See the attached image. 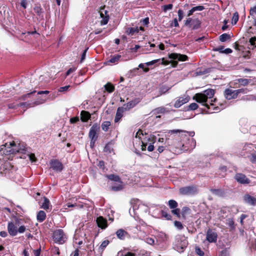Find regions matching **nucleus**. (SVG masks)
Masks as SVG:
<instances>
[{
  "mask_svg": "<svg viewBox=\"0 0 256 256\" xmlns=\"http://www.w3.org/2000/svg\"><path fill=\"white\" fill-rule=\"evenodd\" d=\"M168 112L166 108L164 106L158 107L152 110V112L154 114H164L166 112Z\"/></svg>",
  "mask_w": 256,
  "mask_h": 256,
  "instance_id": "7c9ffc66",
  "label": "nucleus"
},
{
  "mask_svg": "<svg viewBox=\"0 0 256 256\" xmlns=\"http://www.w3.org/2000/svg\"><path fill=\"white\" fill-rule=\"evenodd\" d=\"M138 102L135 100H134L130 101L128 103L124 104L122 106L126 111L134 107Z\"/></svg>",
  "mask_w": 256,
  "mask_h": 256,
  "instance_id": "412c9836",
  "label": "nucleus"
},
{
  "mask_svg": "<svg viewBox=\"0 0 256 256\" xmlns=\"http://www.w3.org/2000/svg\"><path fill=\"white\" fill-rule=\"evenodd\" d=\"M250 160L252 162H256V153H252L250 158Z\"/></svg>",
  "mask_w": 256,
  "mask_h": 256,
  "instance_id": "774afa93",
  "label": "nucleus"
},
{
  "mask_svg": "<svg viewBox=\"0 0 256 256\" xmlns=\"http://www.w3.org/2000/svg\"><path fill=\"white\" fill-rule=\"evenodd\" d=\"M224 94L225 98L228 100L234 99L238 97L237 94L236 93V90H233L230 88L225 90Z\"/></svg>",
  "mask_w": 256,
  "mask_h": 256,
  "instance_id": "ddd939ff",
  "label": "nucleus"
},
{
  "mask_svg": "<svg viewBox=\"0 0 256 256\" xmlns=\"http://www.w3.org/2000/svg\"><path fill=\"white\" fill-rule=\"evenodd\" d=\"M81 120L82 122H86L90 118V114L88 112L82 110L80 113Z\"/></svg>",
  "mask_w": 256,
  "mask_h": 256,
  "instance_id": "2f4dec72",
  "label": "nucleus"
},
{
  "mask_svg": "<svg viewBox=\"0 0 256 256\" xmlns=\"http://www.w3.org/2000/svg\"><path fill=\"white\" fill-rule=\"evenodd\" d=\"M125 110L122 107H119L117 109L116 115L114 118V122H118L123 116V113Z\"/></svg>",
  "mask_w": 256,
  "mask_h": 256,
  "instance_id": "4be33fe9",
  "label": "nucleus"
},
{
  "mask_svg": "<svg viewBox=\"0 0 256 256\" xmlns=\"http://www.w3.org/2000/svg\"><path fill=\"white\" fill-rule=\"evenodd\" d=\"M174 224V226L178 230H181L184 228L182 223L179 221H175Z\"/></svg>",
  "mask_w": 256,
  "mask_h": 256,
  "instance_id": "8fccbe9b",
  "label": "nucleus"
},
{
  "mask_svg": "<svg viewBox=\"0 0 256 256\" xmlns=\"http://www.w3.org/2000/svg\"><path fill=\"white\" fill-rule=\"evenodd\" d=\"M110 126V122L108 121H106L102 123V128L104 132H107L109 128V126Z\"/></svg>",
  "mask_w": 256,
  "mask_h": 256,
  "instance_id": "ea45409f",
  "label": "nucleus"
},
{
  "mask_svg": "<svg viewBox=\"0 0 256 256\" xmlns=\"http://www.w3.org/2000/svg\"><path fill=\"white\" fill-rule=\"evenodd\" d=\"M173 5L172 4H168L164 5L162 6V10L164 12H166L168 10H172Z\"/></svg>",
  "mask_w": 256,
  "mask_h": 256,
  "instance_id": "3c124183",
  "label": "nucleus"
},
{
  "mask_svg": "<svg viewBox=\"0 0 256 256\" xmlns=\"http://www.w3.org/2000/svg\"><path fill=\"white\" fill-rule=\"evenodd\" d=\"M229 255L230 254L228 250L225 248L221 251L220 256H229Z\"/></svg>",
  "mask_w": 256,
  "mask_h": 256,
  "instance_id": "4d7b16f0",
  "label": "nucleus"
},
{
  "mask_svg": "<svg viewBox=\"0 0 256 256\" xmlns=\"http://www.w3.org/2000/svg\"><path fill=\"white\" fill-rule=\"evenodd\" d=\"M140 29L138 26L129 28L126 30V33L128 35L132 36L135 34H137L139 32Z\"/></svg>",
  "mask_w": 256,
  "mask_h": 256,
  "instance_id": "c85d7f7f",
  "label": "nucleus"
},
{
  "mask_svg": "<svg viewBox=\"0 0 256 256\" xmlns=\"http://www.w3.org/2000/svg\"><path fill=\"white\" fill-rule=\"evenodd\" d=\"M234 178L241 184H248L250 182V180L244 174L241 173L236 174L234 176Z\"/></svg>",
  "mask_w": 256,
  "mask_h": 256,
  "instance_id": "9d476101",
  "label": "nucleus"
},
{
  "mask_svg": "<svg viewBox=\"0 0 256 256\" xmlns=\"http://www.w3.org/2000/svg\"><path fill=\"white\" fill-rule=\"evenodd\" d=\"M189 97L186 96L179 97L178 98L174 104V106L176 108H178L182 104L188 102L189 100Z\"/></svg>",
  "mask_w": 256,
  "mask_h": 256,
  "instance_id": "dca6fc26",
  "label": "nucleus"
},
{
  "mask_svg": "<svg viewBox=\"0 0 256 256\" xmlns=\"http://www.w3.org/2000/svg\"><path fill=\"white\" fill-rule=\"evenodd\" d=\"M156 242H162L167 240V236L162 232H158L156 236Z\"/></svg>",
  "mask_w": 256,
  "mask_h": 256,
  "instance_id": "5701e85b",
  "label": "nucleus"
},
{
  "mask_svg": "<svg viewBox=\"0 0 256 256\" xmlns=\"http://www.w3.org/2000/svg\"><path fill=\"white\" fill-rule=\"evenodd\" d=\"M104 152H107L108 154L111 153L113 151V148H112V144H107L104 149Z\"/></svg>",
  "mask_w": 256,
  "mask_h": 256,
  "instance_id": "a19ab883",
  "label": "nucleus"
},
{
  "mask_svg": "<svg viewBox=\"0 0 256 256\" xmlns=\"http://www.w3.org/2000/svg\"><path fill=\"white\" fill-rule=\"evenodd\" d=\"M144 242L150 245H152L154 244L155 240L153 238L148 237L144 239Z\"/></svg>",
  "mask_w": 256,
  "mask_h": 256,
  "instance_id": "49530a36",
  "label": "nucleus"
},
{
  "mask_svg": "<svg viewBox=\"0 0 256 256\" xmlns=\"http://www.w3.org/2000/svg\"><path fill=\"white\" fill-rule=\"evenodd\" d=\"M168 206L170 208H176V207L178 206V202L173 200H170L168 201Z\"/></svg>",
  "mask_w": 256,
  "mask_h": 256,
  "instance_id": "c03bdc74",
  "label": "nucleus"
},
{
  "mask_svg": "<svg viewBox=\"0 0 256 256\" xmlns=\"http://www.w3.org/2000/svg\"><path fill=\"white\" fill-rule=\"evenodd\" d=\"M104 87L105 90L109 93L113 92L115 88L114 86L110 82H108L106 84L104 85Z\"/></svg>",
  "mask_w": 256,
  "mask_h": 256,
  "instance_id": "72a5a7b5",
  "label": "nucleus"
},
{
  "mask_svg": "<svg viewBox=\"0 0 256 256\" xmlns=\"http://www.w3.org/2000/svg\"><path fill=\"white\" fill-rule=\"evenodd\" d=\"M239 18V16L238 12H235L232 16V24H236Z\"/></svg>",
  "mask_w": 256,
  "mask_h": 256,
  "instance_id": "79ce46f5",
  "label": "nucleus"
},
{
  "mask_svg": "<svg viewBox=\"0 0 256 256\" xmlns=\"http://www.w3.org/2000/svg\"><path fill=\"white\" fill-rule=\"evenodd\" d=\"M237 81L240 85L246 86L250 82V80L246 78H238L237 80Z\"/></svg>",
  "mask_w": 256,
  "mask_h": 256,
  "instance_id": "e433bc0d",
  "label": "nucleus"
},
{
  "mask_svg": "<svg viewBox=\"0 0 256 256\" xmlns=\"http://www.w3.org/2000/svg\"><path fill=\"white\" fill-rule=\"evenodd\" d=\"M206 236V240L210 243L216 242L217 240V233L210 229L208 230Z\"/></svg>",
  "mask_w": 256,
  "mask_h": 256,
  "instance_id": "6e6552de",
  "label": "nucleus"
},
{
  "mask_svg": "<svg viewBox=\"0 0 256 256\" xmlns=\"http://www.w3.org/2000/svg\"><path fill=\"white\" fill-rule=\"evenodd\" d=\"M96 222L98 226L102 230H104L108 227L107 220L102 216L98 217Z\"/></svg>",
  "mask_w": 256,
  "mask_h": 256,
  "instance_id": "f3484780",
  "label": "nucleus"
},
{
  "mask_svg": "<svg viewBox=\"0 0 256 256\" xmlns=\"http://www.w3.org/2000/svg\"><path fill=\"white\" fill-rule=\"evenodd\" d=\"M244 202L250 206H256V198L248 194H246L243 196Z\"/></svg>",
  "mask_w": 256,
  "mask_h": 256,
  "instance_id": "f8f14e48",
  "label": "nucleus"
},
{
  "mask_svg": "<svg viewBox=\"0 0 256 256\" xmlns=\"http://www.w3.org/2000/svg\"><path fill=\"white\" fill-rule=\"evenodd\" d=\"M169 58L172 60V64L173 67H176L178 65V62H184L188 60V58L187 56L177 53H172L169 55Z\"/></svg>",
  "mask_w": 256,
  "mask_h": 256,
  "instance_id": "7ed1b4c3",
  "label": "nucleus"
},
{
  "mask_svg": "<svg viewBox=\"0 0 256 256\" xmlns=\"http://www.w3.org/2000/svg\"><path fill=\"white\" fill-rule=\"evenodd\" d=\"M46 218V214L43 210H40L37 214L36 218L39 222H42Z\"/></svg>",
  "mask_w": 256,
  "mask_h": 256,
  "instance_id": "c756f323",
  "label": "nucleus"
},
{
  "mask_svg": "<svg viewBox=\"0 0 256 256\" xmlns=\"http://www.w3.org/2000/svg\"><path fill=\"white\" fill-rule=\"evenodd\" d=\"M10 148H8V150H6V152H8L9 154H14L17 152H23L24 150V146L22 144V146H20V144H18V148L14 142H10Z\"/></svg>",
  "mask_w": 256,
  "mask_h": 256,
  "instance_id": "0eeeda50",
  "label": "nucleus"
},
{
  "mask_svg": "<svg viewBox=\"0 0 256 256\" xmlns=\"http://www.w3.org/2000/svg\"><path fill=\"white\" fill-rule=\"evenodd\" d=\"M51 168L57 172H61L63 169L62 164L58 160H52L50 162Z\"/></svg>",
  "mask_w": 256,
  "mask_h": 256,
  "instance_id": "2eb2a0df",
  "label": "nucleus"
},
{
  "mask_svg": "<svg viewBox=\"0 0 256 256\" xmlns=\"http://www.w3.org/2000/svg\"><path fill=\"white\" fill-rule=\"evenodd\" d=\"M128 234V233L123 229H119L116 232V235L117 237L122 240L125 238L126 236Z\"/></svg>",
  "mask_w": 256,
  "mask_h": 256,
  "instance_id": "b1692460",
  "label": "nucleus"
},
{
  "mask_svg": "<svg viewBox=\"0 0 256 256\" xmlns=\"http://www.w3.org/2000/svg\"><path fill=\"white\" fill-rule=\"evenodd\" d=\"M36 92V90H34L30 92H29V93H28L24 95H23L21 98H20V99L22 100H26V99H28V98H30V96L34 93H35Z\"/></svg>",
  "mask_w": 256,
  "mask_h": 256,
  "instance_id": "de8ad7c7",
  "label": "nucleus"
},
{
  "mask_svg": "<svg viewBox=\"0 0 256 256\" xmlns=\"http://www.w3.org/2000/svg\"><path fill=\"white\" fill-rule=\"evenodd\" d=\"M50 200L46 198H44V202L42 204L41 208L45 210L49 209Z\"/></svg>",
  "mask_w": 256,
  "mask_h": 256,
  "instance_id": "c9c22d12",
  "label": "nucleus"
},
{
  "mask_svg": "<svg viewBox=\"0 0 256 256\" xmlns=\"http://www.w3.org/2000/svg\"><path fill=\"white\" fill-rule=\"evenodd\" d=\"M172 212L178 218L180 216V209L179 208H174V210H172Z\"/></svg>",
  "mask_w": 256,
  "mask_h": 256,
  "instance_id": "6e6d98bb",
  "label": "nucleus"
},
{
  "mask_svg": "<svg viewBox=\"0 0 256 256\" xmlns=\"http://www.w3.org/2000/svg\"><path fill=\"white\" fill-rule=\"evenodd\" d=\"M227 224L231 228H234V222L232 219H228L227 220Z\"/></svg>",
  "mask_w": 256,
  "mask_h": 256,
  "instance_id": "338daca9",
  "label": "nucleus"
},
{
  "mask_svg": "<svg viewBox=\"0 0 256 256\" xmlns=\"http://www.w3.org/2000/svg\"><path fill=\"white\" fill-rule=\"evenodd\" d=\"M34 10L35 13L39 16L40 18H44V11L42 10V8H41L40 6H36L34 8Z\"/></svg>",
  "mask_w": 256,
  "mask_h": 256,
  "instance_id": "bb28decb",
  "label": "nucleus"
},
{
  "mask_svg": "<svg viewBox=\"0 0 256 256\" xmlns=\"http://www.w3.org/2000/svg\"><path fill=\"white\" fill-rule=\"evenodd\" d=\"M236 90V93L237 94L238 96L240 94H247L249 90L247 88H242Z\"/></svg>",
  "mask_w": 256,
  "mask_h": 256,
  "instance_id": "a18cd8bd",
  "label": "nucleus"
},
{
  "mask_svg": "<svg viewBox=\"0 0 256 256\" xmlns=\"http://www.w3.org/2000/svg\"><path fill=\"white\" fill-rule=\"evenodd\" d=\"M231 38L230 36L226 33H224L220 35L219 37V40L222 42H225L230 40Z\"/></svg>",
  "mask_w": 256,
  "mask_h": 256,
  "instance_id": "f704fd0d",
  "label": "nucleus"
},
{
  "mask_svg": "<svg viewBox=\"0 0 256 256\" xmlns=\"http://www.w3.org/2000/svg\"><path fill=\"white\" fill-rule=\"evenodd\" d=\"M170 87L166 85H162L160 86L159 88L158 94L155 97H158L162 96V94H166L170 90Z\"/></svg>",
  "mask_w": 256,
  "mask_h": 256,
  "instance_id": "393cba45",
  "label": "nucleus"
},
{
  "mask_svg": "<svg viewBox=\"0 0 256 256\" xmlns=\"http://www.w3.org/2000/svg\"><path fill=\"white\" fill-rule=\"evenodd\" d=\"M224 47L223 46H220L219 47L214 48V50L215 52H219L220 53H223L224 50Z\"/></svg>",
  "mask_w": 256,
  "mask_h": 256,
  "instance_id": "69168bd1",
  "label": "nucleus"
},
{
  "mask_svg": "<svg viewBox=\"0 0 256 256\" xmlns=\"http://www.w3.org/2000/svg\"><path fill=\"white\" fill-rule=\"evenodd\" d=\"M45 100H41L40 102L36 100L33 102H26L18 104V106H21L24 108H30L34 106V105H38L40 104H43Z\"/></svg>",
  "mask_w": 256,
  "mask_h": 256,
  "instance_id": "a211bd4d",
  "label": "nucleus"
},
{
  "mask_svg": "<svg viewBox=\"0 0 256 256\" xmlns=\"http://www.w3.org/2000/svg\"><path fill=\"white\" fill-rule=\"evenodd\" d=\"M135 253L128 251L126 250L119 251L118 252L117 256H136Z\"/></svg>",
  "mask_w": 256,
  "mask_h": 256,
  "instance_id": "cd10ccee",
  "label": "nucleus"
},
{
  "mask_svg": "<svg viewBox=\"0 0 256 256\" xmlns=\"http://www.w3.org/2000/svg\"><path fill=\"white\" fill-rule=\"evenodd\" d=\"M99 130L100 126L96 124H93L90 128L88 136L92 140H97L98 136L96 133Z\"/></svg>",
  "mask_w": 256,
  "mask_h": 256,
  "instance_id": "1a4fd4ad",
  "label": "nucleus"
},
{
  "mask_svg": "<svg viewBox=\"0 0 256 256\" xmlns=\"http://www.w3.org/2000/svg\"><path fill=\"white\" fill-rule=\"evenodd\" d=\"M141 22L143 26H148L149 23L148 18H146L141 20Z\"/></svg>",
  "mask_w": 256,
  "mask_h": 256,
  "instance_id": "0e129e2a",
  "label": "nucleus"
},
{
  "mask_svg": "<svg viewBox=\"0 0 256 256\" xmlns=\"http://www.w3.org/2000/svg\"><path fill=\"white\" fill-rule=\"evenodd\" d=\"M178 132L182 133V136L183 135V133L184 134V135L185 136L188 135L190 137H193L194 136V132L193 131L188 132L184 131V130H170L168 132V134H177Z\"/></svg>",
  "mask_w": 256,
  "mask_h": 256,
  "instance_id": "aec40b11",
  "label": "nucleus"
},
{
  "mask_svg": "<svg viewBox=\"0 0 256 256\" xmlns=\"http://www.w3.org/2000/svg\"><path fill=\"white\" fill-rule=\"evenodd\" d=\"M121 56L120 55H116V56H114L112 57L107 62L108 64L109 63H116L118 62Z\"/></svg>",
  "mask_w": 256,
  "mask_h": 256,
  "instance_id": "58836bf2",
  "label": "nucleus"
},
{
  "mask_svg": "<svg viewBox=\"0 0 256 256\" xmlns=\"http://www.w3.org/2000/svg\"><path fill=\"white\" fill-rule=\"evenodd\" d=\"M250 14L254 18V14H256V5L253 8H251L250 10Z\"/></svg>",
  "mask_w": 256,
  "mask_h": 256,
  "instance_id": "864d4df0",
  "label": "nucleus"
},
{
  "mask_svg": "<svg viewBox=\"0 0 256 256\" xmlns=\"http://www.w3.org/2000/svg\"><path fill=\"white\" fill-rule=\"evenodd\" d=\"M200 21L198 18L192 19V18H188L184 22L185 26L192 28L194 30L200 28Z\"/></svg>",
  "mask_w": 256,
  "mask_h": 256,
  "instance_id": "423d86ee",
  "label": "nucleus"
},
{
  "mask_svg": "<svg viewBox=\"0 0 256 256\" xmlns=\"http://www.w3.org/2000/svg\"><path fill=\"white\" fill-rule=\"evenodd\" d=\"M195 252L196 254L199 256H204V252L201 250V248L198 246H196L195 248Z\"/></svg>",
  "mask_w": 256,
  "mask_h": 256,
  "instance_id": "09e8293b",
  "label": "nucleus"
},
{
  "mask_svg": "<svg viewBox=\"0 0 256 256\" xmlns=\"http://www.w3.org/2000/svg\"><path fill=\"white\" fill-rule=\"evenodd\" d=\"M214 94V90L212 89H208L204 91L203 93L196 94L194 96V99L198 102L206 106L210 113L216 112L224 108V106L221 105V108L218 106H215L212 103V100L208 101V99L213 98Z\"/></svg>",
  "mask_w": 256,
  "mask_h": 256,
  "instance_id": "f257e3e1",
  "label": "nucleus"
},
{
  "mask_svg": "<svg viewBox=\"0 0 256 256\" xmlns=\"http://www.w3.org/2000/svg\"><path fill=\"white\" fill-rule=\"evenodd\" d=\"M156 138L154 136H147L146 134L145 138L142 140V150H145L146 148L147 142H150L152 144L155 142Z\"/></svg>",
  "mask_w": 256,
  "mask_h": 256,
  "instance_id": "9b49d317",
  "label": "nucleus"
},
{
  "mask_svg": "<svg viewBox=\"0 0 256 256\" xmlns=\"http://www.w3.org/2000/svg\"><path fill=\"white\" fill-rule=\"evenodd\" d=\"M188 244L187 238L184 235H177L176 236L174 246L177 251L179 252H183Z\"/></svg>",
  "mask_w": 256,
  "mask_h": 256,
  "instance_id": "f03ea898",
  "label": "nucleus"
},
{
  "mask_svg": "<svg viewBox=\"0 0 256 256\" xmlns=\"http://www.w3.org/2000/svg\"><path fill=\"white\" fill-rule=\"evenodd\" d=\"M178 20L181 21L184 18V12L182 10H179L178 12Z\"/></svg>",
  "mask_w": 256,
  "mask_h": 256,
  "instance_id": "052dcab7",
  "label": "nucleus"
},
{
  "mask_svg": "<svg viewBox=\"0 0 256 256\" xmlns=\"http://www.w3.org/2000/svg\"><path fill=\"white\" fill-rule=\"evenodd\" d=\"M162 216L167 220H170L172 218V216L164 211H162Z\"/></svg>",
  "mask_w": 256,
  "mask_h": 256,
  "instance_id": "5fc2aeb1",
  "label": "nucleus"
},
{
  "mask_svg": "<svg viewBox=\"0 0 256 256\" xmlns=\"http://www.w3.org/2000/svg\"><path fill=\"white\" fill-rule=\"evenodd\" d=\"M100 16L102 18V20L100 21V24L105 25L107 24L110 18V16L108 14V11L105 10L104 8H102L100 10Z\"/></svg>",
  "mask_w": 256,
  "mask_h": 256,
  "instance_id": "4468645a",
  "label": "nucleus"
},
{
  "mask_svg": "<svg viewBox=\"0 0 256 256\" xmlns=\"http://www.w3.org/2000/svg\"><path fill=\"white\" fill-rule=\"evenodd\" d=\"M198 108V105L195 102L192 103L188 106V110H195Z\"/></svg>",
  "mask_w": 256,
  "mask_h": 256,
  "instance_id": "603ef678",
  "label": "nucleus"
},
{
  "mask_svg": "<svg viewBox=\"0 0 256 256\" xmlns=\"http://www.w3.org/2000/svg\"><path fill=\"white\" fill-rule=\"evenodd\" d=\"M160 59H158V60H152L150 62H146V64L147 66H150L152 64H154L156 63H157L158 62H160Z\"/></svg>",
  "mask_w": 256,
  "mask_h": 256,
  "instance_id": "bf43d9fd",
  "label": "nucleus"
},
{
  "mask_svg": "<svg viewBox=\"0 0 256 256\" xmlns=\"http://www.w3.org/2000/svg\"><path fill=\"white\" fill-rule=\"evenodd\" d=\"M70 86H64L60 87L58 91L60 92H64L68 90L70 88Z\"/></svg>",
  "mask_w": 256,
  "mask_h": 256,
  "instance_id": "e2e57ef3",
  "label": "nucleus"
},
{
  "mask_svg": "<svg viewBox=\"0 0 256 256\" xmlns=\"http://www.w3.org/2000/svg\"><path fill=\"white\" fill-rule=\"evenodd\" d=\"M179 192L182 195H193L198 192V189L196 186L192 185L180 188Z\"/></svg>",
  "mask_w": 256,
  "mask_h": 256,
  "instance_id": "39448f33",
  "label": "nucleus"
},
{
  "mask_svg": "<svg viewBox=\"0 0 256 256\" xmlns=\"http://www.w3.org/2000/svg\"><path fill=\"white\" fill-rule=\"evenodd\" d=\"M110 242L108 240H104L98 248L100 252H102L108 246Z\"/></svg>",
  "mask_w": 256,
  "mask_h": 256,
  "instance_id": "4c0bfd02",
  "label": "nucleus"
},
{
  "mask_svg": "<svg viewBox=\"0 0 256 256\" xmlns=\"http://www.w3.org/2000/svg\"><path fill=\"white\" fill-rule=\"evenodd\" d=\"M88 48H87L86 49H85L84 50V52H82V56H81V58H80V62H82L83 60L85 59L86 54V52H87V50H88Z\"/></svg>",
  "mask_w": 256,
  "mask_h": 256,
  "instance_id": "680f3d73",
  "label": "nucleus"
},
{
  "mask_svg": "<svg viewBox=\"0 0 256 256\" xmlns=\"http://www.w3.org/2000/svg\"><path fill=\"white\" fill-rule=\"evenodd\" d=\"M8 231L10 236H16L18 234L16 226L12 222H9L8 224Z\"/></svg>",
  "mask_w": 256,
  "mask_h": 256,
  "instance_id": "6ab92c4d",
  "label": "nucleus"
},
{
  "mask_svg": "<svg viewBox=\"0 0 256 256\" xmlns=\"http://www.w3.org/2000/svg\"><path fill=\"white\" fill-rule=\"evenodd\" d=\"M106 176L110 180L116 182H118L120 184H122V181L120 177L118 175L110 174H106Z\"/></svg>",
  "mask_w": 256,
  "mask_h": 256,
  "instance_id": "a878e982",
  "label": "nucleus"
},
{
  "mask_svg": "<svg viewBox=\"0 0 256 256\" xmlns=\"http://www.w3.org/2000/svg\"><path fill=\"white\" fill-rule=\"evenodd\" d=\"M210 191L214 195L218 196H223L224 194V191L221 189H214L211 188L210 190Z\"/></svg>",
  "mask_w": 256,
  "mask_h": 256,
  "instance_id": "473e14b6",
  "label": "nucleus"
},
{
  "mask_svg": "<svg viewBox=\"0 0 256 256\" xmlns=\"http://www.w3.org/2000/svg\"><path fill=\"white\" fill-rule=\"evenodd\" d=\"M123 188L122 184H115L112 186V190L115 192H118L121 190Z\"/></svg>",
  "mask_w": 256,
  "mask_h": 256,
  "instance_id": "37998d69",
  "label": "nucleus"
},
{
  "mask_svg": "<svg viewBox=\"0 0 256 256\" xmlns=\"http://www.w3.org/2000/svg\"><path fill=\"white\" fill-rule=\"evenodd\" d=\"M193 10L195 12L196 11H202L204 9V7L203 6H198L192 8Z\"/></svg>",
  "mask_w": 256,
  "mask_h": 256,
  "instance_id": "13d9d810",
  "label": "nucleus"
},
{
  "mask_svg": "<svg viewBox=\"0 0 256 256\" xmlns=\"http://www.w3.org/2000/svg\"><path fill=\"white\" fill-rule=\"evenodd\" d=\"M53 239L55 242L59 244L64 243L66 239L62 230H56L53 233Z\"/></svg>",
  "mask_w": 256,
  "mask_h": 256,
  "instance_id": "20e7f679",
  "label": "nucleus"
}]
</instances>
